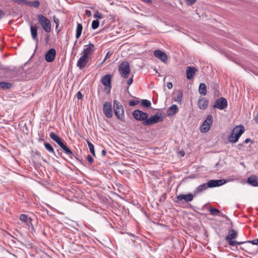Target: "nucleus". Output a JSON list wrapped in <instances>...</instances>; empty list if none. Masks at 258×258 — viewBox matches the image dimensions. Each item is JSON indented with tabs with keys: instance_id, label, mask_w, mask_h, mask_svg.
Returning a JSON list of instances; mask_svg holds the SVG:
<instances>
[{
	"instance_id": "bf43d9fd",
	"label": "nucleus",
	"mask_w": 258,
	"mask_h": 258,
	"mask_svg": "<svg viewBox=\"0 0 258 258\" xmlns=\"http://www.w3.org/2000/svg\"><path fill=\"white\" fill-rule=\"evenodd\" d=\"M181 154H182V156H184V153L183 154V153H181Z\"/></svg>"
},
{
	"instance_id": "473e14b6",
	"label": "nucleus",
	"mask_w": 258,
	"mask_h": 258,
	"mask_svg": "<svg viewBox=\"0 0 258 258\" xmlns=\"http://www.w3.org/2000/svg\"><path fill=\"white\" fill-rule=\"evenodd\" d=\"M87 144L90 150L91 153L94 156H95V152L94 150V145L89 141H87Z\"/></svg>"
},
{
	"instance_id": "603ef678",
	"label": "nucleus",
	"mask_w": 258,
	"mask_h": 258,
	"mask_svg": "<svg viewBox=\"0 0 258 258\" xmlns=\"http://www.w3.org/2000/svg\"><path fill=\"white\" fill-rule=\"evenodd\" d=\"M142 1L145 2H147V3H152V0H142Z\"/></svg>"
},
{
	"instance_id": "2f4dec72",
	"label": "nucleus",
	"mask_w": 258,
	"mask_h": 258,
	"mask_svg": "<svg viewBox=\"0 0 258 258\" xmlns=\"http://www.w3.org/2000/svg\"><path fill=\"white\" fill-rule=\"evenodd\" d=\"M141 105L146 108H149L151 106V102L147 99H143L141 100Z\"/></svg>"
},
{
	"instance_id": "7c9ffc66",
	"label": "nucleus",
	"mask_w": 258,
	"mask_h": 258,
	"mask_svg": "<svg viewBox=\"0 0 258 258\" xmlns=\"http://www.w3.org/2000/svg\"><path fill=\"white\" fill-rule=\"evenodd\" d=\"M40 5V2L38 1H35L34 2H27V6L30 7L38 8Z\"/></svg>"
},
{
	"instance_id": "09e8293b",
	"label": "nucleus",
	"mask_w": 258,
	"mask_h": 258,
	"mask_svg": "<svg viewBox=\"0 0 258 258\" xmlns=\"http://www.w3.org/2000/svg\"><path fill=\"white\" fill-rule=\"evenodd\" d=\"M86 15L88 17L91 16V12L90 10H86Z\"/></svg>"
},
{
	"instance_id": "9d476101",
	"label": "nucleus",
	"mask_w": 258,
	"mask_h": 258,
	"mask_svg": "<svg viewBox=\"0 0 258 258\" xmlns=\"http://www.w3.org/2000/svg\"><path fill=\"white\" fill-rule=\"evenodd\" d=\"M85 48L82 52V54L89 58V56L92 55L95 51V46L94 44L90 43L88 45H86Z\"/></svg>"
},
{
	"instance_id": "b1692460",
	"label": "nucleus",
	"mask_w": 258,
	"mask_h": 258,
	"mask_svg": "<svg viewBox=\"0 0 258 258\" xmlns=\"http://www.w3.org/2000/svg\"><path fill=\"white\" fill-rule=\"evenodd\" d=\"M177 112V106L175 104L172 105L167 110L168 116H172Z\"/></svg>"
},
{
	"instance_id": "f257e3e1",
	"label": "nucleus",
	"mask_w": 258,
	"mask_h": 258,
	"mask_svg": "<svg viewBox=\"0 0 258 258\" xmlns=\"http://www.w3.org/2000/svg\"><path fill=\"white\" fill-rule=\"evenodd\" d=\"M244 128L243 125L236 126L232 131V133L229 136L228 140L231 143H234L238 141L241 135L244 133Z\"/></svg>"
},
{
	"instance_id": "f3484780",
	"label": "nucleus",
	"mask_w": 258,
	"mask_h": 258,
	"mask_svg": "<svg viewBox=\"0 0 258 258\" xmlns=\"http://www.w3.org/2000/svg\"><path fill=\"white\" fill-rule=\"evenodd\" d=\"M112 77V76L110 74L105 75L101 79L102 84L106 87L110 88L111 87Z\"/></svg>"
},
{
	"instance_id": "423d86ee",
	"label": "nucleus",
	"mask_w": 258,
	"mask_h": 258,
	"mask_svg": "<svg viewBox=\"0 0 258 258\" xmlns=\"http://www.w3.org/2000/svg\"><path fill=\"white\" fill-rule=\"evenodd\" d=\"M118 71L121 77L127 78L131 72L129 62L127 61H122L119 66Z\"/></svg>"
},
{
	"instance_id": "20e7f679",
	"label": "nucleus",
	"mask_w": 258,
	"mask_h": 258,
	"mask_svg": "<svg viewBox=\"0 0 258 258\" xmlns=\"http://www.w3.org/2000/svg\"><path fill=\"white\" fill-rule=\"evenodd\" d=\"M164 117L161 113H157L155 115L150 116L142 122L144 125H150L157 122L162 121Z\"/></svg>"
},
{
	"instance_id": "393cba45",
	"label": "nucleus",
	"mask_w": 258,
	"mask_h": 258,
	"mask_svg": "<svg viewBox=\"0 0 258 258\" xmlns=\"http://www.w3.org/2000/svg\"><path fill=\"white\" fill-rule=\"evenodd\" d=\"M200 94L205 96L207 94V87L205 83H200L199 88Z\"/></svg>"
},
{
	"instance_id": "bb28decb",
	"label": "nucleus",
	"mask_w": 258,
	"mask_h": 258,
	"mask_svg": "<svg viewBox=\"0 0 258 258\" xmlns=\"http://www.w3.org/2000/svg\"><path fill=\"white\" fill-rule=\"evenodd\" d=\"M83 30V26L81 24L78 23L77 28H76V37L77 39L80 38L82 32Z\"/></svg>"
},
{
	"instance_id": "6ab92c4d",
	"label": "nucleus",
	"mask_w": 258,
	"mask_h": 258,
	"mask_svg": "<svg viewBox=\"0 0 258 258\" xmlns=\"http://www.w3.org/2000/svg\"><path fill=\"white\" fill-rule=\"evenodd\" d=\"M209 104V100L205 98L200 97L198 102V106L201 109H206Z\"/></svg>"
},
{
	"instance_id": "1a4fd4ad",
	"label": "nucleus",
	"mask_w": 258,
	"mask_h": 258,
	"mask_svg": "<svg viewBox=\"0 0 258 258\" xmlns=\"http://www.w3.org/2000/svg\"><path fill=\"white\" fill-rule=\"evenodd\" d=\"M55 142L61 147V148L64 151L66 154L69 155L70 158L74 157L75 155L72 152V151L63 143L61 139L58 137Z\"/></svg>"
},
{
	"instance_id": "0eeeda50",
	"label": "nucleus",
	"mask_w": 258,
	"mask_h": 258,
	"mask_svg": "<svg viewBox=\"0 0 258 258\" xmlns=\"http://www.w3.org/2000/svg\"><path fill=\"white\" fill-rule=\"evenodd\" d=\"M213 122V116L211 114H209L207 115V118L204 121L202 125L201 126L200 131L203 133H206L208 132Z\"/></svg>"
},
{
	"instance_id": "dca6fc26",
	"label": "nucleus",
	"mask_w": 258,
	"mask_h": 258,
	"mask_svg": "<svg viewBox=\"0 0 258 258\" xmlns=\"http://www.w3.org/2000/svg\"><path fill=\"white\" fill-rule=\"evenodd\" d=\"M56 55V51L54 48L50 49L46 53L45 58L46 61L51 62L53 61L55 58Z\"/></svg>"
},
{
	"instance_id": "c03bdc74",
	"label": "nucleus",
	"mask_w": 258,
	"mask_h": 258,
	"mask_svg": "<svg viewBox=\"0 0 258 258\" xmlns=\"http://www.w3.org/2000/svg\"><path fill=\"white\" fill-rule=\"evenodd\" d=\"M133 77H132L129 80H127V84L128 86H130L133 83Z\"/></svg>"
},
{
	"instance_id": "cd10ccee",
	"label": "nucleus",
	"mask_w": 258,
	"mask_h": 258,
	"mask_svg": "<svg viewBox=\"0 0 258 258\" xmlns=\"http://www.w3.org/2000/svg\"><path fill=\"white\" fill-rule=\"evenodd\" d=\"M208 188H209L208 182L203 183L198 186L196 189V192L197 193L201 192L206 190Z\"/></svg>"
},
{
	"instance_id": "9b49d317",
	"label": "nucleus",
	"mask_w": 258,
	"mask_h": 258,
	"mask_svg": "<svg viewBox=\"0 0 258 258\" xmlns=\"http://www.w3.org/2000/svg\"><path fill=\"white\" fill-rule=\"evenodd\" d=\"M103 111L107 118H111L113 116V111L111 103L109 102H105L103 106Z\"/></svg>"
},
{
	"instance_id": "864d4df0",
	"label": "nucleus",
	"mask_w": 258,
	"mask_h": 258,
	"mask_svg": "<svg viewBox=\"0 0 258 258\" xmlns=\"http://www.w3.org/2000/svg\"><path fill=\"white\" fill-rule=\"evenodd\" d=\"M106 59H107V58H106V56H105V58H104L103 60L102 61V62L100 63V66H101L105 61Z\"/></svg>"
},
{
	"instance_id": "e433bc0d",
	"label": "nucleus",
	"mask_w": 258,
	"mask_h": 258,
	"mask_svg": "<svg viewBox=\"0 0 258 258\" xmlns=\"http://www.w3.org/2000/svg\"><path fill=\"white\" fill-rule=\"evenodd\" d=\"M94 17L97 19H101L102 18V14L100 12L97 11L94 14Z\"/></svg>"
},
{
	"instance_id": "a211bd4d",
	"label": "nucleus",
	"mask_w": 258,
	"mask_h": 258,
	"mask_svg": "<svg viewBox=\"0 0 258 258\" xmlns=\"http://www.w3.org/2000/svg\"><path fill=\"white\" fill-rule=\"evenodd\" d=\"M226 183L224 179L214 180L211 179L208 182L209 187H214L223 185Z\"/></svg>"
},
{
	"instance_id": "a878e982",
	"label": "nucleus",
	"mask_w": 258,
	"mask_h": 258,
	"mask_svg": "<svg viewBox=\"0 0 258 258\" xmlns=\"http://www.w3.org/2000/svg\"><path fill=\"white\" fill-rule=\"evenodd\" d=\"M11 83L5 82H0V89L7 90L12 88Z\"/></svg>"
},
{
	"instance_id": "72a5a7b5",
	"label": "nucleus",
	"mask_w": 258,
	"mask_h": 258,
	"mask_svg": "<svg viewBox=\"0 0 258 258\" xmlns=\"http://www.w3.org/2000/svg\"><path fill=\"white\" fill-rule=\"evenodd\" d=\"M209 211L213 216H216L220 213V211L218 209L212 207L209 208Z\"/></svg>"
},
{
	"instance_id": "5701e85b",
	"label": "nucleus",
	"mask_w": 258,
	"mask_h": 258,
	"mask_svg": "<svg viewBox=\"0 0 258 258\" xmlns=\"http://www.w3.org/2000/svg\"><path fill=\"white\" fill-rule=\"evenodd\" d=\"M247 182L253 186H258V178L255 176H251L248 177Z\"/></svg>"
},
{
	"instance_id": "c9c22d12",
	"label": "nucleus",
	"mask_w": 258,
	"mask_h": 258,
	"mask_svg": "<svg viewBox=\"0 0 258 258\" xmlns=\"http://www.w3.org/2000/svg\"><path fill=\"white\" fill-rule=\"evenodd\" d=\"M13 2L18 5H25L27 6V0H13Z\"/></svg>"
},
{
	"instance_id": "c85d7f7f",
	"label": "nucleus",
	"mask_w": 258,
	"mask_h": 258,
	"mask_svg": "<svg viewBox=\"0 0 258 258\" xmlns=\"http://www.w3.org/2000/svg\"><path fill=\"white\" fill-rule=\"evenodd\" d=\"M182 99V91L181 90H179L177 91L176 96L174 98V100L179 103H181Z\"/></svg>"
},
{
	"instance_id": "2eb2a0df",
	"label": "nucleus",
	"mask_w": 258,
	"mask_h": 258,
	"mask_svg": "<svg viewBox=\"0 0 258 258\" xmlns=\"http://www.w3.org/2000/svg\"><path fill=\"white\" fill-rule=\"evenodd\" d=\"M89 58L82 54L81 56L78 60L77 66L80 70H82L85 67L86 65L89 62Z\"/></svg>"
},
{
	"instance_id": "3c124183",
	"label": "nucleus",
	"mask_w": 258,
	"mask_h": 258,
	"mask_svg": "<svg viewBox=\"0 0 258 258\" xmlns=\"http://www.w3.org/2000/svg\"><path fill=\"white\" fill-rule=\"evenodd\" d=\"M110 51H108L105 55L106 56V58H107L108 57H109L110 56Z\"/></svg>"
},
{
	"instance_id": "a18cd8bd",
	"label": "nucleus",
	"mask_w": 258,
	"mask_h": 258,
	"mask_svg": "<svg viewBox=\"0 0 258 258\" xmlns=\"http://www.w3.org/2000/svg\"><path fill=\"white\" fill-rule=\"evenodd\" d=\"M54 22L56 24V28H57L58 26L59 20L54 17Z\"/></svg>"
},
{
	"instance_id": "6e6d98bb",
	"label": "nucleus",
	"mask_w": 258,
	"mask_h": 258,
	"mask_svg": "<svg viewBox=\"0 0 258 258\" xmlns=\"http://www.w3.org/2000/svg\"><path fill=\"white\" fill-rule=\"evenodd\" d=\"M48 40H49V38L47 37V39H46V42H47L48 41Z\"/></svg>"
},
{
	"instance_id": "ea45409f",
	"label": "nucleus",
	"mask_w": 258,
	"mask_h": 258,
	"mask_svg": "<svg viewBox=\"0 0 258 258\" xmlns=\"http://www.w3.org/2000/svg\"><path fill=\"white\" fill-rule=\"evenodd\" d=\"M138 103V101H136V100H131L128 103L129 105L131 106H134L137 105Z\"/></svg>"
},
{
	"instance_id": "49530a36",
	"label": "nucleus",
	"mask_w": 258,
	"mask_h": 258,
	"mask_svg": "<svg viewBox=\"0 0 258 258\" xmlns=\"http://www.w3.org/2000/svg\"><path fill=\"white\" fill-rule=\"evenodd\" d=\"M173 87L172 84L171 82H169L167 84V87L169 89H171Z\"/></svg>"
},
{
	"instance_id": "f03ea898",
	"label": "nucleus",
	"mask_w": 258,
	"mask_h": 258,
	"mask_svg": "<svg viewBox=\"0 0 258 258\" xmlns=\"http://www.w3.org/2000/svg\"><path fill=\"white\" fill-rule=\"evenodd\" d=\"M113 109L115 116L120 121H124V113L123 106L120 104L118 101H113Z\"/></svg>"
},
{
	"instance_id": "a19ab883",
	"label": "nucleus",
	"mask_w": 258,
	"mask_h": 258,
	"mask_svg": "<svg viewBox=\"0 0 258 258\" xmlns=\"http://www.w3.org/2000/svg\"><path fill=\"white\" fill-rule=\"evenodd\" d=\"M87 159L90 163H92L94 161L93 158L90 155H88L87 156Z\"/></svg>"
},
{
	"instance_id": "5fc2aeb1",
	"label": "nucleus",
	"mask_w": 258,
	"mask_h": 258,
	"mask_svg": "<svg viewBox=\"0 0 258 258\" xmlns=\"http://www.w3.org/2000/svg\"><path fill=\"white\" fill-rule=\"evenodd\" d=\"M4 14V12L2 10H0V16H2Z\"/></svg>"
},
{
	"instance_id": "39448f33",
	"label": "nucleus",
	"mask_w": 258,
	"mask_h": 258,
	"mask_svg": "<svg viewBox=\"0 0 258 258\" xmlns=\"http://www.w3.org/2000/svg\"><path fill=\"white\" fill-rule=\"evenodd\" d=\"M37 19L39 24L45 32L49 33L51 31V26L50 20L41 14L38 15Z\"/></svg>"
},
{
	"instance_id": "052dcab7",
	"label": "nucleus",
	"mask_w": 258,
	"mask_h": 258,
	"mask_svg": "<svg viewBox=\"0 0 258 258\" xmlns=\"http://www.w3.org/2000/svg\"><path fill=\"white\" fill-rule=\"evenodd\" d=\"M76 43H77V40H76V41L75 42V44H76Z\"/></svg>"
},
{
	"instance_id": "c756f323",
	"label": "nucleus",
	"mask_w": 258,
	"mask_h": 258,
	"mask_svg": "<svg viewBox=\"0 0 258 258\" xmlns=\"http://www.w3.org/2000/svg\"><path fill=\"white\" fill-rule=\"evenodd\" d=\"M44 145L45 147V148L51 154H53V155L55 156V153L54 150V149L53 147L49 143H47L46 142H44Z\"/></svg>"
},
{
	"instance_id": "aec40b11",
	"label": "nucleus",
	"mask_w": 258,
	"mask_h": 258,
	"mask_svg": "<svg viewBox=\"0 0 258 258\" xmlns=\"http://www.w3.org/2000/svg\"><path fill=\"white\" fill-rule=\"evenodd\" d=\"M197 69L195 68L192 67H187L186 71V78L188 80L192 79L195 75Z\"/></svg>"
},
{
	"instance_id": "f8f14e48",
	"label": "nucleus",
	"mask_w": 258,
	"mask_h": 258,
	"mask_svg": "<svg viewBox=\"0 0 258 258\" xmlns=\"http://www.w3.org/2000/svg\"><path fill=\"white\" fill-rule=\"evenodd\" d=\"M227 107V101L223 97H220L217 99L215 101V104L213 106L214 108H217L220 110H223Z\"/></svg>"
},
{
	"instance_id": "58836bf2",
	"label": "nucleus",
	"mask_w": 258,
	"mask_h": 258,
	"mask_svg": "<svg viewBox=\"0 0 258 258\" xmlns=\"http://www.w3.org/2000/svg\"><path fill=\"white\" fill-rule=\"evenodd\" d=\"M245 243H251L253 245H258V238L257 239H253V240H249V241H245Z\"/></svg>"
},
{
	"instance_id": "6e6552de",
	"label": "nucleus",
	"mask_w": 258,
	"mask_h": 258,
	"mask_svg": "<svg viewBox=\"0 0 258 258\" xmlns=\"http://www.w3.org/2000/svg\"><path fill=\"white\" fill-rule=\"evenodd\" d=\"M132 114L135 119L142 121V122L145 120L148 116L147 113L138 109L134 110Z\"/></svg>"
},
{
	"instance_id": "37998d69",
	"label": "nucleus",
	"mask_w": 258,
	"mask_h": 258,
	"mask_svg": "<svg viewBox=\"0 0 258 258\" xmlns=\"http://www.w3.org/2000/svg\"><path fill=\"white\" fill-rule=\"evenodd\" d=\"M185 1H186V3H187V4L189 5H192L196 2V0H185Z\"/></svg>"
},
{
	"instance_id": "4468645a",
	"label": "nucleus",
	"mask_w": 258,
	"mask_h": 258,
	"mask_svg": "<svg viewBox=\"0 0 258 258\" xmlns=\"http://www.w3.org/2000/svg\"><path fill=\"white\" fill-rule=\"evenodd\" d=\"M154 55L156 58L159 59L164 62H165L168 58L167 55L166 53L160 49H156L154 50Z\"/></svg>"
},
{
	"instance_id": "13d9d810",
	"label": "nucleus",
	"mask_w": 258,
	"mask_h": 258,
	"mask_svg": "<svg viewBox=\"0 0 258 258\" xmlns=\"http://www.w3.org/2000/svg\"><path fill=\"white\" fill-rule=\"evenodd\" d=\"M181 154H182V156H184V153L183 154V153H181Z\"/></svg>"
},
{
	"instance_id": "8fccbe9b",
	"label": "nucleus",
	"mask_w": 258,
	"mask_h": 258,
	"mask_svg": "<svg viewBox=\"0 0 258 258\" xmlns=\"http://www.w3.org/2000/svg\"><path fill=\"white\" fill-rule=\"evenodd\" d=\"M106 152L105 150H103L101 152V154L103 156H105L106 155Z\"/></svg>"
},
{
	"instance_id": "4d7b16f0",
	"label": "nucleus",
	"mask_w": 258,
	"mask_h": 258,
	"mask_svg": "<svg viewBox=\"0 0 258 258\" xmlns=\"http://www.w3.org/2000/svg\"><path fill=\"white\" fill-rule=\"evenodd\" d=\"M73 157H75L76 158V159H77V157H76L75 156L74 157L73 156L72 158H73Z\"/></svg>"
},
{
	"instance_id": "f704fd0d",
	"label": "nucleus",
	"mask_w": 258,
	"mask_h": 258,
	"mask_svg": "<svg viewBox=\"0 0 258 258\" xmlns=\"http://www.w3.org/2000/svg\"><path fill=\"white\" fill-rule=\"evenodd\" d=\"M99 25V22L98 20H93L92 23L91 27L94 30L97 29Z\"/></svg>"
},
{
	"instance_id": "412c9836",
	"label": "nucleus",
	"mask_w": 258,
	"mask_h": 258,
	"mask_svg": "<svg viewBox=\"0 0 258 258\" xmlns=\"http://www.w3.org/2000/svg\"><path fill=\"white\" fill-rule=\"evenodd\" d=\"M38 28L39 27L36 25H31L30 26V31L32 38L34 41L36 42V43H37L38 41L37 38V31Z\"/></svg>"
},
{
	"instance_id": "79ce46f5",
	"label": "nucleus",
	"mask_w": 258,
	"mask_h": 258,
	"mask_svg": "<svg viewBox=\"0 0 258 258\" xmlns=\"http://www.w3.org/2000/svg\"><path fill=\"white\" fill-rule=\"evenodd\" d=\"M76 95H77V97L78 98V99H81L83 98V95L80 91H79L77 93Z\"/></svg>"
},
{
	"instance_id": "4be33fe9",
	"label": "nucleus",
	"mask_w": 258,
	"mask_h": 258,
	"mask_svg": "<svg viewBox=\"0 0 258 258\" xmlns=\"http://www.w3.org/2000/svg\"><path fill=\"white\" fill-rule=\"evenodd\" d=\"M19 219L22 222L26 223L28 226L30 225H32L31 218L30 217H28L26 215L24 214H21L20 215Z\"/></svg>"
},
{
	"instance_id": "de8ad7c7",
	"label": "nucleus",
	"mask_w": 258,
	"mask_h": 258,
	"mask_svg": "<svg viewBox=\"0 0 258 258\" xmlns=\"http://www.w3.org/2000/svg\"><path fill=\"white\" fill-rule=\"evenodd\" d=\"M249 142H250L251 143H253V142L252 141H251L250 139H246L244 141V143H245V144H247L248 143H249Z\"/></svg>"
},
{
	"instance_id": "4c0bfd02",
	"label": "nucleus",
	"mask_w": 258,
	"mask_h": 258,
	"mask_svg": "<svg viewBox=\"0 0 258 258\" xmlns=\"http://www.w3.org/2000/svg\"><path fill=\"white\" fill-rule=\"evenodd\" d=\"M49 137L52 140L55 141L59 136L56 135L54 132H51L50 133Z\"/></svg>"
},
{
	"instance_id": "7ed1b4c3",
	"label": "nucleus",
	"mask_w": 258,
	"mask_h": 258,
	"mask_svg": "<svg viewBox=\"0 0 258 258\" xmlns=\"http://www.w3.org/2000/svg\"><path fill=\"white\" fill-rule=\"evenodd\" d=\"M237 236V232L234 229H231L229 231L228 235L226 236L225 240L228 242L229 245L232 246H235L237 245H240L245 242L233 240V239H235Z\"/></svg>"
},
{
	"instance_id": "ddd939ff",
	"label": "nucleus",
	"mask_w": 258,
	"mask_h": 258,
	"mask_svg": "<svg viewBox=\"0 0 258 258\" xmlns=\"http://www.w3.org/2000/svg\"><path fill=\"white\" fill-rule=\"evenodd\" d=\"M177 200L175 202L177 203H179L180 201L184 200L186 202L191 201L194 199V196L192 194L189 193L188 194H180L176 197Z\"/></svg>"
}]
</instances>
